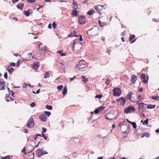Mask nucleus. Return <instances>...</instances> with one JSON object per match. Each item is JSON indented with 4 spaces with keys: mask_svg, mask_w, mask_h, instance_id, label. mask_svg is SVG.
I'll list each match as a JSON object with an SVG mask.
<instances>
[{
    "mask_svg": "<svg viewBox=\"0 0 159 159\" xmlns=\"http://www.w3.org/2000/svg\"><path fill=\"white\" fill-rule=\"evenodd\" d=\"M86 66L85 61L83 60H82L79 61L78 64L76 66V68L80 70L81 69L84 68Z\"/></svg>",
    "mask_w": 159,
    "mask_h": 159,
    "instance_id": "f257e3e1",
    "label": "nucleus"
},
{
    "mask_svg": "<svg viewBox=\"0 0 159 159\" xmlns=\"http://www.w3.org/2000/svg\"><path fill=\"white\" fill-rule=\"evenodd\" d=\"M48 154V152L42 149H38L36 151V155L39 157H41L43 155Z\"/></svg>",
    "mask_w": 159,
    "mask_h": 159,
    "instance_id": "f03ea898",
    "label": "nucleus"
},
{
    "mask_svg": "<svg viewBox=\"0 0 159 159\" xmlns=\"http://www.w3.org/2000/svg\"><path fill=\"white\" fill-rule=\"evenodd\" d=\"M113 93L115 96H119L121 94V90L120 88H116L113 89Z\"/></svg>",
    "mask_w": 159,
    "mask_h": 159,
    "instance_id": "7ed1b4c3",
    "label": "nucleus"
},
{
    "mask_svg": "<svg viewBox=\"0 0 159 159\" xmlns=\"http://www.w3.org/2000/svg\"><path fill=\"white\" fill-rule=\"evenodd\" d=\"M34 125V121L33 118H30L27 121L26 126L29 128H32Z\"/></svg>",
    "mask_w": 159,
    "mask_h": 159,
    "instance_id": "20e7f679",
    "label": "nucleus"
},
{
    "mask_svg": "<svg viewBox=\"0 0 159 159\" xmlns=\"http://www.w3.org/2000/svg\"><path fill=\"white\" fill-rule=\"evenodd\" d=\"M135 110V109L134 107L132 106H129L125 109L124 112L125 113L128 114L134 112Z\"/></svg>",
    "mask_w": 159,
    "mask_h": 159,
    "instance_id": "39448f33",
    "label": "nucleus"
},
{
    "mask_svg": "<svg viewBox=\"0 0 159 159\" xmlns=\"http://www.w3.org/2000/svg\"><path fill=\"white\" fill-rule=\"evenodd\" d=\"M142 81L144 84L147 83L148 80V76L146 74H143L141 75Z\"/></svg>",
    "mask_w": 159,
    "mask_h": 159,
    "instance_id": "423d86ee",
    "label": "nucleus"
},
{
    "mask_svg": "<svg viewBox=\"0 0 159 159\" xmlns=\"http://www.w3.org/2000/svg\"><path fill=\"white\" fill-rule=\"evenodd\" d=\"M79 22L80 24H84L86 22V19L85 17L81 16L79 17Z\"/></svg>",
    "mask_w": 159,
    "mask_h": 159,
    "instance_id": "0eeeda50",
    "label": "nucleus"
},
{
    "mask_svg": "<svg viewBox=\"0 0 159 159\" xmlns=\"http://www.w3.org/2000/svg\"><path fill=\"white\" fill-rule=\"evenodd\" d=\"M138 104L139 108L141 111L143 112L145 110L146 107L144 106V105H147V104L142 102H141L138 103Z\"/></svg>",
    "mask_w": 159,
    "mask_h": 159,
    "instance_id": "6e6552de",
    "label": "nucleus"
},
{
    "mask_svg": "<svg viewBox=\"0 0 159 159\" xmlns=\"http://www.w3.org/2000/svg\"><path fill=\"white\" fill-rule=\"evenodd\" d=\"M39 50L41 53H45L46 52L45 46H42V43L39 44Z\"/></svg>",
    "mask_w": 159,
    "mask_h": 159,
    "instance_id": "1a4fd4ad",
    "label": "nucleus"
},
{
    "mask_svg": "<svg viewBox=\"0 0 159 159\" xmlns=\"http://www.w3.org/2000/svg\"><path fill=\"white\" fill-rule=\"evenodd\" d=\"M79 11L77 9H73L71 12V15L72 17H77L79 14Z\"/></svg>",
    "mask_w": 159,
    "mask_h": 159,
    "instance_id": "9d476101",
    "label": "nucleus"
},
{
    "mask_svg": "<svg viewBox=\"0 0 159 159\" xmlns=\"http://www.w3.org/2000/svg\"><path fill=\"white\" fill-rule=\"evenodd\" d=\"M5 82L2 79H0V90L5 89Z\"/></svg>",
    "mask_w": 159,
    "mask_h": 159,
    "instance_id": "9b49d317",
    "label": "nucleus"
},
{
    "mask_svg": "<svg viewBox=\"0 0 159 159\" xmlns=\"http://www.w3.org/2000/svg\"><path fill=\"white\" fill-rule=\"evenodd\" d=\"M105 5H104L105 6ZM104 5H99L95 7V8L96 10L100 14L101 10L102 9Z\"/></svg>",
    "mask_w": 159,
    "mask_h": 159,
    "instance_id": "f8f14e48",
    "label": "nucleus"
},
{
    "mask_svg": "<svg viewBox=\"0 0 159 159\" xmlns=\"http://www.w3.org/2000/svg\"><path fill=\"white\" fill-rule=\"evenodd\" d=\"M39 118L43 121H46L47 119V117L43 114L40 115L39 116Z\"/></svg>",
    "mask_w": 159,
    "mask_h": 159,
    "instance_id": "ddd939ff",
    "label": "nucleus"
},
{
    "mask_svg": "<svg viewBox=\"0 0 159 159\" xmlns=\"http://www.w3.org/2000/svg\"><path fill=\"white\" fill-rule=\"evenodd\" d=\"M72 8L73 9H78V5L76 1L73 0Z\"/></svg>",
    "mask_w": 159,
    "mask_h": 159,
    "instance_id": "4468645a",
    "label": "nucleus"
},
{
    "mask_svg": "<svg viewBox=\"0 0 159 159\" xmlns=\"http://www.w3.org/2000/svg\"><path fill=\"white\" fill-rule=\"evenodd\" d=\"M39 62H36L34 63L33 65V68L35 70H37L39 67Z\"/></svg>",
    "mask_w": 159,
    "mask_h": 159,
    "instance_id": "2eb2a0df",
    "label": "nucleus"
},
{
    "mask_svg": "<svg viewBox=\"0 0 159 159\" xmlns=\"http://www.w3.org/2000/svg\"><path fill=\"white\" fill-rule=\"evenodd\" d=\"M118 101L120 102V104L123 105L125 103V99L123 97L119 98Z\"/></svg>",
    "mask_w": 159,
    "mask_h": 159,
    "instance_id": "dca6fc26",
    "label": "nucleus"
},
{
    "mask_svg": "<svg viewBox=\"0 0 159 159\" xmlns=\"http://www.w3.org/2000/svg\"><path fill=\"white\" fill-rule=\"evenodd\" d=\"M24 6V3H20L18 4L16 7L18 9L22 10L23 9Z\"/></svg>",
    "mask_w": 159,
    "mask_h": 159,
    "instance_id": "f3484780",
    "label": "nucleus"
},
{
    "mask_svg": "<svg viewBox=\"0 0 159 159\" xmlns=\"http://www.w3.org/2000/svg\"><path fill=\"white\" fill-rule=\"evenodd\" d=\"M6 69L9 73H11L13 71V69L11 66H8L6 67Z\"/></svg>",
    "mask_w": 159,
    "mask_h": 159,
    "instance_id": "a211bd4d",
    "label": "nucleus"
},
{
    "mask_svg": "<svg viewBox=\"0 0 159 159\" xmlns=\"http://www.w3.org/2000/svg\"><path fill=\"white\" fill-rule=\"evenodd\" d=\"M137 79V77L135 75H132L131 77V81L132 83H134Z\"/></svg>",
    "mask_w": 159,
    "mask_h": 159,
    "instance_id": "6ab92c4d",
    "label": "nucleus"
},
{
    "mask_svg": "<svg viewBox=\"0 0 159 159\" xmlns=\"http://www.w3.org/2000/svg\"><path fill=\"white\" fill-rule=\"evenodd\" d=\"M76 32L75 30H74L73 32H71L70 34V37H72L74 36H75V37H77L79 36L78 35H75Z\"/></svg>",
    "mask_w": 159,
    "mask_h": 159,
    "instance_id": "aec40b11",
    "label": "nucleus"
},
{
    "mask_svg": "<svg viewBox=\"0 0 159 159\" xmlns=\"http://www.w3.org/2000/svg\"><path fill=\"white\" fill-rule=\"evenodd\" d=\"M155 107L156 105H155L149 104L148 105L147 108L148 109H152L155 108Z\"/></svg>",
    "mask_w": 159,
    "mask_h": 159,
    "instance_id": "412c9836",
    "label": "nucleus"
},
{
    "mask_svg": "<svg viewBox=\"0 0 159 159\" xmlns=\"http://www.w3.org/2000/svg\"><path fill=\"white\" fill-rule=\"evenodd\" d=\"M34 154L33 153L30 154L28 155V159H34Z\"/></svg>",
    "mask_w": 159,
    "mask_h": 159,
    "instance_id": "4be33fe9",
    "label": "nucleus"
},
{
    "mask_svg": "<svg viewBox=\"0 0 159 159\" xmlns=\"http://www.w3.org/2000/svg\"><path fill=\"white\" fill-rule=\"evenodd\" d=\"M67 87L66 86L65 87L62 91V94L63 95L66 94L67 93Z\"/></svg>",
    "mask_w": 159,
    "mask_h": 159,
    "instance_id": "5701e85b",
    "label": "nucleus"
},
{
    "mask_svg": "<svg viewBox=\"0 0 159 159\" xmlns=\"http://www.w3.org/2000/svg\"><path fill=\"white\" fill-rule=\"evenodd\" d=\"M82 81L84 82H86L88 81V79L86 78L85 76L84 75L82 76Z\"/></svg>",
    "mask_w": 159,
    "mask_h": 159,
    "instance_id": "b1692460",
    "label": "nucleus"
},
{
    "mask_svg": "<svg viewBox=\"0 0 159 159\" xmlns=\"http://www.w3.org/2000/svg\"><path fill=\"white\" fill-rule=\"evenodd\" d=\"M151 98L156 100H159V97L158 95H156L155 96H152Z\"/></svg>",
    "mask_w": 159,
    "mask_h": 159,
    "instance_id": "393cba45",
    "label": "nucleus"
},
{
    "mask_svg": "<svg viewBox=\"0 0 159 159\" xmlns=\"http://www.w3.org/2000/svg\"><path fill=\"white\" fill-rule=\"evenodd\" d=\"M149 134L148 133H145L142 134L141 138H143L144 136H146L147 137H148Z\"/></svg>",
    "mask_w": 159,
    "mask_h": 159,
    "instance_id": "a878e982",
    "label": "nucleus"
},
{
    "mask_svg": "<svg viewBox=\"0 0 159 159\" xmlns=\"http://www.w3.org/2000/svg\"><path fill=\"white\" fill-rule=\"evenodd\" d=\"M24 14L26 15L27 16H29L30 14V10H29L27 11H24Z\"/></svg>",
    "mask_w": 159,
    "mask_h": 159,
    "instance_id": "bb28decb",
    "label": "nucleus"
},
{
    "mask_svg": "<svg viewBox=\"0 0 159 159\" xmlns=\"http://www.w3.org/2000/svg\"><path fill=\"white\" fill-rule=\"evenodd\" d=\"M57 52L59 53L60 55H61V56H66V53L65 52L63 53V51H58Z\"/></svg>",
    "mask_w": 159,
    "mask_h": 159,
    "instance_id": "cd10ccee",
    "label": "nucleus"
},
{
    "mask_svg": "<svg viewBox=\"0 0 159 159\" xmlns=\"http://www.w3.org/2000/svg\"><path fill=\"white\" fill-rule=\"evenodd\" d=\"M50 75L49 74L48 72H45L44 75V78H48L49 77Z\"/></svg>",
    "mask_w": 159,
    "mask_h": 159,
    "instance_id": "c85d7f7f",
    "label": "nucleus"
},
{
    "mask_svg": "<svg viewBox=\"0 0 159 159\" xmlns=\"http://www.w3.org/2000/svg\"><path fill=\"white\" fill-rule=\"evenodd\" d=\"M10 157L9 156H7L4 157H0V159H10Z\"/></svg>",
    "mask_w": 159,
    "mask_h": 159,
    "instance_id": "c756f323",
    "label": "nucleus"
},
{
    "mask_svg": "<svg viewBox=\"0 0 159 159\" xmlns=\"http://www.w3.org/2000/svg\"><path fill=\"white\" fill-rule=\"evenodd\" d=\"M94 11L93 10H90L87 12V14L89 15H91L93 14V13Z\"/></svg>",
    "mask_w": 159,
    "mask_h": 159,
    "instance_id": "7c9ffc66",
    "label": "nucleus"
},
{
    "mask_svg": "<svg viewBox=\"0 0 159 159\" xmlns=\"http://www.w3.org/2000/svg\"><path fill=\"white\" fill-rule=\"evenodd\" d=\"M133 94L131 92H130L129 93L127 97L129 98V99L130 100L131 98V96Z\"/></svg>",
    "mask_w": 159,
    "mask_h": 159,
    "instance_id": "2f4dec72",
    "label": "nucleus"
},
{
    "mask_svg": "<svg viewBox=\"0 0 159 159\" xmlns=\"http://www.w3.org/2000/svg\"><path fill=\"white\" fill-rule=\"evenodd\" d=\"M131 124L132 125L133 127L134 128H136L137 125L135 122H132L131 123Z\"/></svg>",
    "mask_w": 159,
    "mask_h": 159,
    "instance_id": "473e14b6",
    "label": "nucleus"
},
{
    "mask_svg": "<svg viewBox=\"0 0 159 159\" xmlns=\"http://www.w3.org/2000/svg\"><path fill=\"white\" fill-rule=\"evenodd\" d=\"M105 108V107L103 106L100 107L98 109L99 110L100 112H101Z\"/></svg>",
    "mask_w": 159,
    "mask_h": 159,
    "instance_id": "72a5a7b5",
    "label": "nucleus"
},
{
    "mask_svg": "<svg viewBox=\"0 0 159 159\" xmlns=\"http://www.w3.org/2000/svg\"><path fill=\"white\" fill-rule=\"evenodd\" d=\"M135 36L134 34H131L129 38V40L131 41L132 39L134 38Z\"/></svg>",
    "mask_w": 159,
    "mask_h": 159,
    "instance_id": "f704fd0d",
    "label": "nucleus"
},
{
    "mask_svg": "<svg viewBox=\"0 0 159 159\" xmlns=\"http://www.w3.org/2000/svg\"><path fill=\"white\" fill-rule=\"evenodd\" d=\"M44 114L48 116H49L51 114V113L50 112L47 111H44Z\"/></svg>",
    "mask_w": 159,
    "mask_h": 159,
    "instance_id": "c9c22d12",
    "label": "nucleus"
},
{
    "mask_svg": "<svg viewBox=\"0 0 159 159\" xmlns=\"http://www.w3.org/2000/svg\"><path fill=\"white\" fill-rule=\"evenodd\" d=\"M46 108L47 109H48V110H52V106H51L48 105H47L46 106Z\"/></svg>",
    "mask_w": 159,
    "mask_h": 159,
    "instance_id": "e433bc0d",
    "label": "nucleus"
},
{
    "mask_svg": "<svg viewBox=\"0 0 159 159\" xmlns=\"http://www.w3.org/2000/svg\"><path fill=\"white\" fill-rule=\"evenodd\" d=\"M142 99V97H141V96L140 95H139L138 96L137 98V102H140L141 100Z\"/></svg>",
    "mask_w": 159,
    "mask_h": 159,
    "instance_id": "4c0bfd02",
    "label": "nucleus"
},
{
    "mask_svg": "<svg viewBox=\"0 0 159 159\" xmlns=\"http://www.w3.org/2000/svg\"><path fill=\"white\" fill-rule=\"evenodd\" d=\"M52 26L53 28H57V25L55 22H53L52 23Z\"/></svg>",
    "mask_w": 159,
    "mask_h": 159,
    "instance_id": "58836bf2",
    "label": "nucleus"
},
{
    "mask_svg": "<svg viewBox=\"0 0 159 159\" xmlns=\"http://www.w3.org/2000/svg\"><path fill=\"white\" fill-rule=\"evenodd\" d=\"M102 97V94H98V95H97L95 97V98H98L99 99H100Z\"/></svg>",
    "mask_w": 159,
    "mask_h": 159,
    "instance_id": "ea45409f",
    "label": "nucleus"
},
{
    "mask_svg": "<svg viewBox=\"0 0 159 159\" xmlns=\"http://www.w3.org/2000/svg\"><path fill=\"white\" fill-rule=\"evenodd\" d=\"M149 120L148 119H146L145 120L143 121V125H147L148 123Z\"/></svg>",
    "mask_w": 159,
    "mask_h": 159,
    "instance_id": "a19ab883",
    "label": "nucleus"
},
{
    "mask_svg": "<svg viewBox=\"0 0 159 159\" xmlns=\"http://www.w3.org/2000/svg\"><path fill=\"white\" fill-rule=\"evenodd\" d=\"M63 87V85H59L57 87V89L59 90H61Z\"/></svg>",
    "mask_w": 159,
    "mask_h": 159,
    "instance_id": "79ce46f5",
    "label": "nucleus"
},
{
    "mask_svg": "<svg viewBox=\"0 0 159 159\" xmlns=\"http://www.w3.org/2000/svg\"><path fill=\"white\" fill-rule=\"evenodd\" d=\"M98 23H99V24L100 26L101 27H103V26H104L103 23H102L101 22V21L100 20H98Z\"/></svg>",
    "mask_w": 159,
    "mask_h": 159,
    "instance_id": "37998d69",
    "label": "nucleus"
},
{
    "mask_svg": "<svg viewBox=\"0 0 159 159\" xmlns=\"http://www.w3.org/2000/svg\"><path fill=\"white\" fill-rule=\"evenodd\" d=\"M71 156L72 157H75L77 156V154L76 152H73L71 154Z\"/></svg>",
    "mask_w": 159,
    "mask_h": 159,
    "instance_id": "c03bdc74",
    "label": "nucleus"
},
{
    "mask_svg": "<svg viewBox=\"0 0 159 159\" xmlns=\"http://www.w3.org/2000/svg\"><path fill=\"white\" fill-rule=\"evenodd\" d=\"M27 1L30 3H33L35 2L36 0H27Z\"/></svg>",
    "mask_w": 159,
    "mask_h": 159,
    "instance_id": "a18cd8bd",
    "label": "nucleus"
},
{
    "mask_svg": "<svg viewBox=\"0 0 159 159\" xmlns=\"http://www.w3.org/2000/svg\"><path fill=\"white\" fill-rule=\"evenodd\" d=\"M99 112H100L98 109H96L94 111V112L96 114H97Z\"/></svg>",
    "mask_w": 159,
    "mask_h": 159,
    "instance_id": "49530a36",
    "label": "nucleus"
},
{
    "mask_svg": "<svg viewBox=\"0 0 159 159\" xmlns=\"http://www.w3.org/2000/svg\"><path fill=\"white\" fill-rule=\"evenodd\" d=\"M78 41V39H75L74 40V43H73L74 46L73 47V49H74V48H75V47H74V46L76 44V42H77Z\"/></svg>",
    "mask_w": 159,
    "mask_h": 159,
    "instance_id": "de8ad7c7",
    "label": "nucleus"
},
{
    "mask_svg": "<svg viewBox=\"0 0 159 159\" xmlns=\"http://www.w3.org/2000/svg\"><path fill=\"white\" fill-rule=\"evenodd\" d=\"M9 66H11H11L14 67L15 66V63L13 62H11L10 63V65H9Z\"/></svg>",
    "mask_w": 159,
    "mask_h": 159,
    "instance_id": "09e8293b",
    "label": "nucleus"
},
{
    "mask_svg": "<svg viewBox=\"0 0 159 159\" xmlns=\"http://www.w3.org/2000/svg\"><path fill=\"white\" fill-rule=\"evenodd\" d=\"M42 135L43 137L45 139L47 140V137L46 136V135L44 134H43L42 133Z\"/></svg>",
    "mask_w": 159,
    "mask_h": 159,
    "instance_id": "8fccbe9b",
    "label": "nucleus"
},
{
    "mask_svg": "<svg viewBox=\"0 0 159 159\" xmlns=\"http://www.w3.org/2000/svg\"><path fill=\"white\" fill-rule=\"evenodd\" d=\"M4 78L6 79H7V72H5L4 73Z\"/></svg>",
    "mask_w": 159,
    "mask_h": 159,
    "instance_id": "3c124183",
    "label": "nucleus"
},
{
    "mask_svg": "<svg viewBox=\"0 0 159 159\" xmlns=\"http://www.w3.org/2000/svg\"><path fill=\"white\" fill-rule=\"evenodd\" d=\"M36 105V104L35 102H33L31 104H30V106L31 107H34Z\"/></svg>",
    "mask_w": 159,
    "mask_h": 159,
    "instance_id": "603ef678",
    "label": "nucleus"
},
{
    "mask_svg": "<svg viewBox=\"0 0 159 159\" xmlns=\"http://www.w3.org/2000/svg\"><path fill=\"white\" fill-rule=\"evenodd\" d=\"M42 134L43 133V132H45L46 131V129L45 128H44L43 127L42 128Z\"/></svg>",
    "mask_w": 159,
    "mask_h": 159,
    "instance_id": "864d4df0",
    "label": "nucleus"
},
{
    "mask_svg": "<svg viewBox=\"0 0 159 159\" xmlns=\"http://www.w3.org/2000/svg\"><path fill=\"white\" fill-rule=\"evenodd\" d=\"M23 131L24 132L27 133L28 132V130L26 129H25L23 130Z\"/></svg>",
    "mask_w": 159,
    "mask_h": 159,
    "instance_id": "5fc2aeb1",
    "label": "nucleus"
},
{
    "mask_svg": "<svg viewBox=\"0 0 159 159\" xmlns=\"http://www.w3.org/2000/svg\"><path fill=\"white\" fill-rule=\"evenodd\" d=\"M19 0H12V2L13 4H14L15 3L18 2Z\"/></svg>",
    "mask_w": 159,
    "mask_h": 159,
    "instance_id": "6e6d98bb",
    "label": "nucleus"
},
{
    "mask_svg": "<svg viewBox=\"0 0 159 159\" xmlns=\"http://www.w3.org/2000/svg\"><path fill=\"white\" fill-rule=\"evenodd\" d=\"M152 20L153 21L155 22H158V21L156 19H154V18H153L152 19Z\"/></svg>",
    "mask_w": 159,
    "mask_h": 159,
    "instance_id": "4d7b16f0",
    "label": "nucleus"
},
{
    "mask_svg": "<svg viewBox=\"0 0 159 159\" xmlns=\"http://www.w3.org/2000/svg\"><path fill=\"white\" fill-rule=\"evenodd\" d=\"M76 78V76H74L73 78H70V81L73 80L74 79H75Z\"/></svg>",
    "mask_w": 159,
    "mask_h": 159,
    "instance_id": "13d9d810",
    "label": "nucleus"
},
{
    "mask_svg": "<svg viewBox=\"0 0 159 159\" xmlns=\"http://www.w3.org/2000/svg\"><path fill=\"white\" fill-rule=\"evenodd\" d=\"M83 39L82 38V36L81 35H80V38L79 39V41H81L83 40Z\"/></svg>",
    "mask_w": 159,
    "mask_h": 159,
    "instance_id": "bf43d9fd",
    "label": "nucleus"
},
{
    "mask_svg": "<svg viewBox=\"0 0 159 159\" xmlns=\"http://www.w3.org/2000/svg\"><path fill=\"white\" fill-rule=\"evenodd\" d=\"M88 0H84V1H83L82 2L83 4H85V3H87L88 2Z\"/></svg>",
    "mask_w": 159,
    "mask_h": 159,
    "instance_id": "052dcab7",
    "label": "nucleus"
},
{
    "mask_svg": "<svg viewBox=\"0 0 159 159\" xmlns=\"http://www.w3.org/2000/svg\"><path fill=\"white\" fill-rule=\"evenodd\" d=\"M106 84L107 85H108L109 84V80H107L106 81Z\"/></svg>",
    "mask_w": 159,
    "mask_h": 159,
    "instance_id": "680f3d73",
    "label": "nucleus"
},
{
    "mask_svg": "<svg viewBox=\"0 0 159 159\" xmlns=\"http://www.w3.org/2000/svg\"><path fill=\"white\" fill-rule=\"evenodd\" d=\"M48 28L50 29L52 28L51 25L50 24H49L48 25Z\"/></svg>",
    "mask_w": 159,
    "mask_h": 159,
    "instance_id": "e2e57ef3",
    "label": "nucleus"
},
{
    "mask_svg": "<svg viewBox=\"0 0 159 159\" xmlns=\"http://www.w3.org/2000/svg\"><path fill=\"white\" fill-rule=\"evenodd\" d=\"M111 50H107L106 52L108 53V54H110V53H111Z\"/></svg>",
    "mask_w": 159,
    "mask_h": 159,
    "instance_id": "0e129e2a",
    "label": "nucleus"
},
{
    "mask_svg": "<svg viewBox=\"0 0 159 159\" xmlns=\"http://www.w3.org/2000/svg\"><path fill=\"white\" fill-rule=\"evenodd\" d=\"M143 90V89L142 88H140L139 89V92H142V91Z\"/></svg>",
    "mask_w": 159,
    "mask_h": 159,
    "instance_id": "69168bd1",
    "label": "nucleus"
},
{
    "mask_svg": "<svg viewBox=\"0 0 159 159\" xmlns=\"http://www.w3.org/2000/svg\"><path fill=\"white\" fill-rule=\"evenodd\" d=\"M38 6L39 7V8H42L43 7V6L42 5H38Z\"/></svg>",
    "mask_w": 159,
    "mask_h": 159,
    "instance_id": "338daca9",
    "label": "nucleus"
},
{
    "mask_svg": "<svg viewBox=\"0 0 159 159\" xmlns=\"http://www.w3.org/2000/svg\"><path fill=\"white\" fill-rule=\"evenodd\" d=\"M155 131L157 133H158L159 132V128L157 129L156 130H155Z\"/></svg>",
    "mask_w": 159,
    "mask_h": 159,
    "instance_id": "774afa93",
    "label": "nucleus"
}]
</instances>
